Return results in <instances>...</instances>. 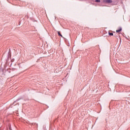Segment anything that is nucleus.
<instances>
[{
    "label": "nucleus",
    "instance_id": "obj_3",
    "mask_svg": "<svg viewBox=\"0 0 130 130\" xmlns=\"http://www.w3.org/2000/svg\"><path fill=\"white\" fill-rule=\"evenodd\" d=\"M31 126H35V127H38V124L36 123H30Z\"/></svg>",
    "mask_w": 130,
    "mask_h": 130
},
{
    "label": "nucleus",
    "instance_id": "obj_5",
    "mask_svg": "<svg viewBox=\"0 0 130 130\" xmlns=\"http://www.w3.org/2000/svg\"><path fill=\"white\" fill-rule=\"evenodd\" d=\"M57 33L59 36H60L61 37H62V38H63V37H62V35H61V34H60V31H58Z\"/></svg>",
    "mask_w": 130,
    "mask_h": 130
},
{
    "label": "nucleus",
    "instance_id": "obj_9",
    "mask_svg": "<svg viewBox=\"0 0 130 130\" xmlns=\"http://www.w3.org/2000/svg\"><path fill=\"white\" fill-rule=\"evenodd\" d=\"M119 38H120V37H119Z\"/></svg>",
    "mask_w": 130,
    "mask_h": 130
},
{
    "label": "nucleus",
    "instance_id": "obj_1",
    "mask_svg": "<svg viewBox=\"0 0 130 130\" xmlns=\"http://www.w3.org/2000/svg\"><path fill=\"white\" fill-rule=\"evenodd\" d=\"M85 30L86 32H87L88 33H90L92 31V29L89 27H85Z\"/></svg>",
    "mask_w": 130,
    "mask_h": 130
},
{
    "label": "nucleus",
    "instance_id": "obj_2",
    "mask_svg": "<svg viewBox=\"0 0 130 130\" xmlns=\"http://www.w3.org/2000/svg\"><path fill=\"white\" fill-rule=\"evenodd\" d=\"M104 3H106V4H111L112 3V1L111 0H103Z\"/></svg>",
    "mask_w": 130,
    "mask_h": 130
},
{
    "label": "nucleus",
    "instance_id": "obj_7",
    "mask_svg": "<svg viewBox=\"0 0 130 130\" xmlns=\"http://www.w3.org/2000/svg\"><path fill=\"white\" fill-rule=\"evenodd\" d=\"M95 3H100V0H95Z\"/></svg>",
    "mask_w": 130,
    "mask_h": 130
},
{
    "label": "nucleus",
    "instance_id": "obj_4",
    "mask_svg": "<svg viewBox=\"0 0 130 130\" xmlns=\"http://www.w3.org/2000/svg\"><path fill=\"white\" fill-rule=\"evenodd\" d=\"M122 28L121 27H119V29L116 30V31L117 33H119V32L121 31Z\"/></svg>",
    "mask_w": 130,
    "mask_h": 130
},
{
    "label": "nucleus",
    "instance_id": "obj_6",
    "mask_svg": "<svg viewBox=\"0 0 130 130\" xmlns=\"http://www.w3.org/2000/svg\"><path fill=\"white\" fill-rule=\"evenodd\" d=\"M108 34H109V36H113V33H112V32H110L109 31Z\"/></svg>",
    "mask_w": 130,
    "mask_h": 130
},
{
    "label": "nucleus",
    "instance_id": "obj_8",
    "mask_svg": "<svg viewBox=\"0 0 130 130\" xmlns=\"http://www.w3.org/2000/svg\"><path fill=\"white\" fill-rule=\"evenodd\" d=\"M115 36V38H117V37H119L117 36Z\"/></svg>",
    "mask_w": 130,
    "mask_h": 130
}]
</instances>
